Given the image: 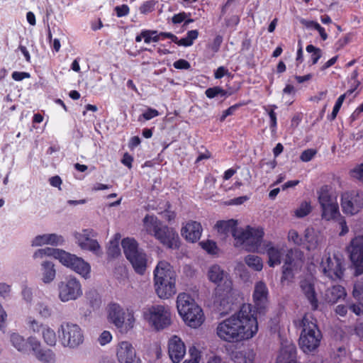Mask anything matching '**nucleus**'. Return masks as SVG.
<instances>
[{
    "mask_svg": "<svg viewBox=\"0 0 363 363\" xmlns=\"http://www.w3.org/2000/svg\"><path fill=\"white\" fill-rule=\"evenodd\" d=\"M154 237L167 248L176 250L180 246L177 233L167 225H162Z\"/></svg>",
    "mask_w": 363,
    "mask_h": 363,
    "instance_id": "nucleus-16",
    "label": "nucleus"
},
{
    "mask_svg": "<svg viewBox=\"0 0 363 363\" xmlns=\"http://www.w3.org/2000/svg\"><path fill=\"white\" fill-rule=\"evenodd\" d=\"M141 36L143 37L144 42L147 44L151 42L157 43L160 40V35L157 30H144L141 31Z\"/></svg>",
    "mask_w": 363,
    "mask_h": 363,
    "instance_id": "nucleus-43",
    "label": "nucleus"
},
{
    "mask_svg": "<svg viewBox=\"0 0 363 363\" xmlns=\"http://www.w3.org/2000/svg\"><path fill=\"white\" fill-rule=\"evenodd\" d=\"M143 228L147 233L155 236L162 226L161 221L154 215H147L143 220Z\"/></svg>",
    "mask_w": 363,
    "mask_h": 363,
    "instance_id": "nucleus-31",
    "label": "nucleus"
},
{
    "mask_svg": "<svg viewBox=\"0 0 363 363\" xmlns=\"http://www.w3.org/2000/svg\"><path fill=\"white\" fill-rule=\"evenodd\" d=\"M168 354L174 363H179L186 354V346L177 335H172L168 340Z\"/></svg>",
    "mask_w": 363,
    "mask_h": 363,
    "instance_id": "nucleus-18",
    "label": "nucleus"
},
{
    "mask_svg": "<svg viewBox=\"0 0 363 363\" xmlns=\"http://www.w3.org/2000/svg\"><path fill=\"white\" fill-rule=\"evenodd\" d=\"M159 214H160L162 217L168 222H171L176 217L175 212L171 210V206L168 202L165 204L164 210L159 212Z\"/></svg>",
    "mask_w": 363,
    "mask_h": 363,
    "instance_id": "nucleus-48",
    "label": "nucleus"
},
{
    "mask_svg": "<svg viewBox=\"0 0 363 363\" xmlns=\"http://www.w3.org/2000/svg\"><path fill=\"white\" fill-rule=\"evenodd\" d=\"M108 255L112 257L118 256L121 254V250L117 240L111 241L108 248Z\"/></svg>",
    "mask_w": 363,
    "mask_h": 363,
    "instance_id": "nucleus-51",
    "label": "nucleus"
},
{
    "mask_svg": "<svg viewBox=\"0 0 363 363\" xmlns=\"http://www.w3.org/2000/svg\"><path fill=\"white\" fill-rule=\"evenodd\" d=\"M64 242L62 235L56 233H48L35 236L31 242L33 247H39L45 245H59Z\"/></svg>",
    "mask_w": 363,
    "mask_h": 363,
    "instance_id": "nucleus-26",
    "label": "nucleus"
},
{
    "mask_svg": "<svg viewBox=\"0 0 363 363\" xmlns=\"http://www.w3.org/2000/svg\"><path fill=\"white\" fill-rule=\"evenodd\" d=\"M350 260L354 268V275L363 274V236H355L347 247Z\"/></svg>",
    "mask_w": 363,
    "mask_h": 363,
    "instance_id": "nucleus-13",
    "label": "nucleus"
},
{
    "mask_svg": "<svg viewBox=\"0 0 363 363\" xmlns=\"http://www.w3.org/2000/svg\"><path fill=\"white\" fill-rule=\"evenodd\" d=\"M223 42V38L220 35H217L211 45V50L213 52H218L219 50V48Z\"/></svg>",
    "mask_w": 363,
    "mask_h": 363,
    "instance_id": "nucleus-64",
    "label": "nucleus"
},
{
    "mask_svg": "<svg viewBox=\"0 0 363 363\" xmlns=\"http://www.w3.org/2000/svg\"><path fill=\"white\" fill-rule=\"evenodd\" d=\"M300 288L304 296L307 298L313 310L318 308V301L315 290L314 281L312 279H306L300 282Z\"/></svg>",
    "mask_w": 363,
    "mask_h": 363,
    "instance_id": "nucleus-23",
    "label": "nucleus"
},
{
    "mask_svg": "<svg viewBox=\"0 0 363 363\" xmlns=\"http://www.w3.org/2000/svg\"><path fill=\"white\" fill-rule=\"evenodd\" d=\"M30 74L24 72H13L12 73V78L15 81H21L23 79L29 78Z\"/></svg>",
    "mask_w": 363,
    "mask_h": 363,
    "instance_id": "nucleus-61",
    "label": "nucleus"
},
{
    "mask_svg": "<svg viewBox=\"0 0 363 363\" xmlns=\"http://www.w3.org/2000/svg\"><path fill=\"white\" fill-rule=\"evenodd\" d=\"M349 308L357 315H363V304L361 303L350 304Z\"/></svg>",
    "mask_w": 363,
    "mask_h": 363,
    "instance_id": "nucleus-58",
    "label": "nucleus"
},
{
    "mask_svg": "<svg viewBox=\"0 0 363 363\" xmlns=\"http://www.w3.org/2000/svg\"><path fill=\"white\" fill-rule=\"evenodd\" d=\"M312 206L311 201H303L298 207L294 211V216L298 218L306 217L312 211Z\"/></svg>",
    "mask_w": 363,
    "mask_h": 363,
    "instance_id": "nucleus-40",
    "label": "nucleus"
},
{
    "mask_svg": "<svg viewBox=\"0 0 363 363\" xmlns=\"http://www.w3.org/2000/svg\"><path fill=\"white\" fill-rule=\"evenodd\" d=\"M121 245L127 259L140 252L138 250V242L134 238H124L121 242Z\"/></svg>",
    "mask_w": 363,
    "mask_h": 363,
    "instance_id": "nucleus-35",
    "label": "nucleus"
},
{
    "mask_svg": "<svg viewBox=\"0 0 363 363\" xmlns=\"http://www.w3.org/2000/svg\"><path fill=\"white\" fill-rule=\"evenodd\" d=\"M337 219L338 221L339 227L340 228L339 235L340 236H344L349 232V228L347 226L346 219L345 218L344 216H342L341 215L338 216Z\"/></svg>",
    "mask_w": 363,
    "mask_h": 363,
    "instance_id": "nucleus-53",
    "label": "nucleus"
},
{
    "mask_svg": "<svg viewBox=\"0 0 363 363\" xmlns=\"http://www.w3.org/2000/svg\"><path fill=\"white\" fill-rule=\"evenodd\" d=\"M320 269L325 276L333 280L341 279L343 275L342 262L335 255L323 257Z\"/></svg>",
    "mask_w": 363,
    "mask_h": 363,
    "instance_id": "nucleus-14",
    "label": "nucleus"
},
{
    "mask_svg": "<svg viewBox=\"0 0 363 363\" xmlns=\"http://www.w3.org/2000/svg\"><path fill=\"white\" fill-rule=\"evenodd\" d=\"M190 358L186 359L183 363H199L201 359V354L198 349L191 347L189 350Z\"/></svg>",
    "mask_w": 363,
    "mask_h": 363,
    "instance_id": "nucleus-49",
    "label": "nucleus"
},
{
    "mask_svg": "<svg viewBox=\"0 0 363 363\" xmlns=\"http://www.w3.org/2000/svg\"><path fill=\"white\" fill-rule=\"evenodd\" d=\"M277 166V161L275 160H271V161H262L260 162V167L264 168V167H267V170L266 172L268 173L271 170L274 169L275 168V167Z\"/></svg>",
    "mask_w": 363,
    "mask_h": 363,
    "instance_id": "nucleus-59",
    "label": "nucleus"
},
{
    "mask_svg": "<svg viewBox=\"0 0 363 363\" xmlns=\"http://www.w3.org/2000/svg\"><path fill=\"white\" fill-rule=\"evenodd\" d=\"M128 259L138 274H143L145 273L147 268V258L143 252L140 251Z\"/></svg>",
    "mask_w": 363,
    "mask_h": 363,
    "instance_id": "nucleus-32",
    "label": "nucleus"
},
{
    "mask_svg": "<svg viewBox=\"0 0 363 363\" xmlns=\"http://www.w3.org/2000/svg\"><path fill=\"white\" fill-rule=\"evenodd\" d=\"M62 250L50 248V247L39 249L34 252L33 257L35 259H43L45 257L48 256V257H53L54 258L59 260Z\"/></svg>",
    "mask_w": 363,
    "mask_h": 363,
    "instance_id": "nucleus-36",
    "label": "nucleus"
},
{
    "mask_svg": "<svg viewBox=\"0 0 363 363\" xmlns=\"http://www.w3.org/2000/svg\"><path fill=\"white\" fill-rule=\"evenodd\" d=\"M303 263V254L298 250H290L286 254L283 269L282 279H289L292 276L294 269L301 267Z\"/></svg>",
    "mask_w": 363,
    "mask_h": 363,
    "instance_id": "nucleus-17",
    "label": "nucleus"
},
{
    "mask_svg": "<svg viewBox=\"0 0 363 363\" xmlns=\"http://www.w3.org/2000/svg\"><path fill=\"white\" fill-rule=\"evenodd\" d=\"M58 298L63 303L79 299L83 295L79 280L74 276L66 277L57 284Z\"/></svg>",
    "mask_w": 363,
    "mask_h": 363,
    "instance_id": "nucleus-11",
    "label": "nucleus"
},
{
    "mask_svg": "<svg viewBox=\"0 0 363 363\" xmlns=\"http://www.w3.org/2000/svg\"><path fill=\"white\" fill-rule=\"evenodd\" d=\"M113 336L108 330L103 331L98 338L99 343L104 346L109 343L112 340Z\"/></svg>",
    "mask_w": 363,
    "mask_h": 363,
    "instance_id": "nucleus-54",
    "label": "nucleus"
},
{
    "mask_svg": "<svg viewBox=\"0 0 363 363\" xmlns=\"http://www.w3.org/2000/svg\"><path fill=\"white\" fill-rule=\"evenodd\" d=\"M255 352L252 349H246L236 352L235 359L242 358L243 363H252L255 359Z\"/></svg>",
    "mask_w": 363,
    "mask_h": 363,
    "instance_id": "nucleus-41",
    "label": "nucleus"
},
{
    "mask_svg": "<svg viewBox=\"0 0 363 363\" xmlns=\"http://www.w3.org/2000/svg\"><path fill=\"white\" fill-rule=\"evenodd\" d=\"M267 253L269 257L268 264L271 267L279 265L281 263V257L284 255V250L282 247L269 246Z\"/></svg>",
    "mask_w": 363,
    "mask_h": 363,
    "instance_id": "nucleus-33",
    "label": "nucleus"
},
{
    "mask_svg": "<svg viewBox=\"0 0 363 363\" xmlns=\"http://www.w3.org/2000/svg\"><path fill=\"white\" fill-rule=\"evenodd\" d=\"M135 355V350L130 342L122 341L118 345L116 357L120 363H133Z\"/></svg>",
    "mask_w": 363,
    "mask_h": 363,
    "instance_id": "nucleus-22",
    "label": "nucleus"
},
{
    "mask_svg": "<svg viewBox=\"0 0 363 363\" xmlns=\"http://www.w3.org/2000/svg\"><path fill=\"white\" fill-rule=\"evenodd\" d=\"M57 333L60 342L64 347L76 349L84 342V332L77 324L63 323Z\"/></svg>",
    "mask_w": 363,
    "mask_h": 363,
    "instance_id": "nucleus-9",
    "label": "nucleus"
},
{
    "mask_svg": "<svg viewBox=\"0 0 363 363\" xmlns=\"http://www.w3.org/2000/svg\"><path fill=\"white\" fill-rule=\"evenodd\" d=\"M59 261L62 264L69 268L82 278L88 279L91 277V266L82 257L62 250Z\"/></svg>",
    "mask_w": 363,
    "mask_h": 363,
    "instance_id": "nucleus-12",
    "label": "nucleus"
},
{
    "mask_svg": "<svg viewBox=\"0 0 363 363\" xmlns=\"http://www.w3.org/2000/svg\"><path fill=\"white\" fill-rule=\"evenodd\" d=\"M297 327L302 329L299 337V345L305 353L315 351L320 344L322 334L315 320L310 315H304L298 323Z\"/></svg>",
    "mask_w": 363,
    "mask_h": 363,
    "instance_id": "nucleus-6",
    "label": "nucleus"
},
{
    "mask_svg": "<svg viewBox=\"0 0 363 363\" xmlns=\"http://www.w3.org/2000/svg\"><path fill=\"white\" fill-rule=\"evenodd\" d=\"M30 350L35 358L42 363H55L56 357L55 352L46 348H42L40 342L37 338L30 339Z\"/></svg>",
    "mask_w": 363,
    "mask_h": 363,
    "instance_id": "nucleus-19",
    "label": "nucleus"
},
{
    "mask_svg": "<svg viewBox=\"0 0 363 363\" xmlns=\"http://www.w3.org/2000/svg\"><path fill=\"white\" fill-rule=\"evenodd\" d=\"M159 115V112L154 108H149L145 112H144L139 118V121H141V117H143L145 120L148 121L150 120Z\"/></svg>",
    "mask_w": 363,
    "mask_h": 363,
    "instance_id": "nucleus-56",
    "label": "nucleus"
},
{
    "mask_svg": "<svg viewBox=\"0 0 363 363\" xmlns=\"http://www.w3.org/2000/svg\"><path fill=\"white\" fill-rule=\"evenodd\" d=\"M288 240L296 245H300L302 243V238L298 232L294 229L289 231Z\"/></svg>",
    "mask_w": 363,
    "mask_h": 363,
    "instance_id": "nucleus-50",
    "label": "nucleus"
},
{
    "mask_svg": "<svg viewBox=\"0 0 363 363\" xmlns=\"http://www.w3.org/2000/svg\"><path fill=\"white\" fill-rule=\"evenodd\" d=\"M143 318L148 325L155 330H162L172 323V315L168 306L153 305L145 308Z\"/></svg>",
    "mask_w": 363,
    "mask_h": 363,
    "instance_id": "nucleus-7",
    "label": "nucleus"
},
{
    "mask_svg": "<svg viewBox=\"0 0 363 363\" xmlns=\"http://www.w3.org/2000/svg\"><path fill=\"white\" fill-rule=\"evenodd\" d=\"M198 306L194 299L186 293H180L177 298V308L179 314L182 316L191 308Z\"/></svg>",
    "mask_w": 363,
    "mask_h": 363,
    "instance_id": "nucleus-30",
    "label": "nucleus"
},
{
    "mask_svg": "<svg viewBox=\"0 0 363 363\" xmlns=\"http://www.w3.org/2000/svg\"><path fill=\"white\" fill-rule=\"evenodd\" d=\"M41 275V279L45 284H50L55 279L56 271L54 264L51 262L44 261L42 262Z\"/></svg>",
    "mask_w": 363,
    "mask_h": 363,
    "instance_id": "nucleus-34",
    "label": "nucleus"
},
{
    "mask_svg": "<svg viewBox=\"0 0 363 363\" xmlns=\"http://www.w3.org/2000/svg\"><path fill=\"white\" fill-rule=\"evenodd\" d=\"M346 296L347 293L343 286L335 285L326 289L323 299L328 303L335 304L340 300H344Z\"/></svg>",
    "mask_w": 363,
    "mask_h": 363,
    "instance_id": "nucleus-28",
    "label": "nucleus"
},
{
    "mask_svg": "<svg viewBox=\"0 0 363 363\" xmlns=\"http://www.w3.org/2000/svg\"><path fill=\"white\" fill-rule=\"evenodd\" d=\"M202 227L197 221H188L181 229L182 236L188 242H195L201 236Z\"/></svg>",
    "mask_w": 363,
    "mask_h": 363,
    "instance_id": "nucleus-21",
    "label": "nucleus"
},
{
    "mask_svg": "<svg viewBox=\"0 0 363 363\" xmlns=\"http://www.w3.org/2000/svg\"><path fill=\"white\" fill-rule=\"evenodd\" d=\"M258 332L257 317L250 304H244L240 311L218 323L216 334L223 341L237 343L252 339Z\"/></svg>",
    "mask_w": 363,
    "mask_h": 363,
    "instance_id": "nucleus-1",
    "label": "nucleus"
},
{
    "mask_svg": "<svg viewBox=\"0 0 363 363\" xmlns=\"http://www.w3.org/2000/svg\"><path fill=\"white\" fill-rule=\"evenodd\" d=\"M206 276L210 282L216 285L214 305L219 310L228 308L233 301V280L230 274L219 264H213L208 267Z\"/></svg>",
    "mask_w": 363,
    "mask_h": 363,
    "instance_id": "nucleus-3",
    "label": "nucleus"
},
{
    "mask_svg": "<svg viewBox=\"0 0 363 363\" xmlns=\"http://www.w3.org/2000/svg\"><path fill=\"white\" fill-rule=\"evenodd\" d=\"M245 264L252 269L259 272L263 268V262L261 257L254 255H249L245 257Z\"/></svg>",
    "mask_w": 363,
    "mask_h": 363,
    "instance_id": "nucleus-38",
    "label": "nucleus"
},
{
    "mask_svg": "<svg viewBox=\"0 0 363 363\" xmlns=\"http://www.w3.org/2000/svg\"><path fill=\"white\" fill-rule=\"evenodd\" d=\"M340 207L343 214L354 216L363 210V191L359 189H349L340 195Z\"/></svg>",
    "mask_w": 363,
    "mask_h": 363,
    "instance_id": "nucleus-10",
    "label": "nucleus"
},
{
    "mask_svg": "<svg viewBox=\"0 0 363 363\" xmlns=\"http://www.w3.org/2000/svg\"><path fill=\"white\" fill-rule=\"evenodd\" d=\"M155 292L160 298H169L176 294V272L170 264L160 261L154 270Z\"/></svg>",
    "mask_w": 363,
    "mask_h": 363,
    "instance_id": "nucleus-5",
    "label": "nucleus"
},
{
    "mask_svg": "<svg viewBox=\"0 0 363 363\" xmlns=\"http://www.w3.org/2000/svg\"><path fill=\"white\" fill-rule=\"evenodd\" d=\"M202 249L206 251L208 254L216 255L218 252L217 245L212 240L203 241L199 243Z\"/></svg>",
    "mask_w": 363,
    "mask_h": 363,
    "instance_id": "nucleus-46",
    "label": "nucleus"
},
{
    "mask_svg": "<svg viewBox=\"0 0 363 363\" xmlns=\"http://www.w3.org/2000/svg\"><path fill=\"white\" fill-rule=\"evenodd\" d=\"M115 11L118 17H122L128 15L129 13V8L127 5L123 4L120 6H116L115 8Z\"/></svg>",
    "mask_w": 363,
    "mask_h": 363,
    "instance_id": "nucleus-60",
    "label": "nucleus"
},
{
    "mask_svg": "<svg viewBox=\"0 0 363 363\" xmlns=\"http://www.w3.org/2000/svg\"><path fill=\"white\" fill-rule=\"evenodd\" d=\"M106 311L108 323L121 335H126L135 328L137 318L133 309L125 308L117 303H111L108 305Z\"/></svg>",
    "mask_w": 363,
    "mask_h": 363,
    "instance_id": "nucleus-4",
    "label": "nucleus"
},
{
    "mask_svg": "<svg viewBox=\"0 0 363 363\" xmlns=\"http://www.w3.org/2000/svg\"><path fill=\"white\" fill-rule=\"evenodd\" d=\"M277 363H296V348L291 342L282 345Z\"/></svg>",
    "mask_w": 363,
    "mask_h": 363,
    "instance_id": "nucleus-29",
    "label": "nucleus"
},
{
    "mask_svg": "<svg viewBox=\"0 0 363 363\" xmlns=\"http://www.w3.org/2000/svg\"><path fill=\"white\" fill-rule=\"evenodd\" d=\"M238 224V220L235 219L219 220L216 224V228L218 233L224 235L231 233L235 247H242L248 252H262V243L264 235L263 228L250 225L239 228Z\"/></svg>",
    "mask_w": 363,
    "mask_h": 363,
    "instance_id": "nucleus-2",
    "label": "nucleus"
},
{
    "mask_svg": "<svg viewBox=\"0 0 363 363\" xmlns=\"http://www.w3.org/2000/svg\"><path fill=\"white\" fill-rule=\"evenodd\" d=\"M253 300L259 313H263L268 302V289L263 281H258L255 286Z\"/></svg>",
    "mask_w": 363,
    "mask_h": 363,
    "instance_id": "nucleus-20",
    "label": "nucleus"
},
{
    "mask_svg": "<svg viewBox=\"0 0 363 363\" xmlns=\"http://www.w3.org/2000/svg\"><path fill=\"white\" fill-rule=\"evenodd\" d=\"M181 317L189 326L194 328L199 327L204 321L203 311L199 306L191 308Z\"/></svg>",
    "mask_w": 363,
    "mask_h": 363,
    "instance_id": "nucleus-25",
    "label": "nucleus"
},
{
    "mask_svg": "<svg viewBox=\"0 0 363 363\" xmlns=\"http://www.w3.org/2000/svg\"><path fill=\"white\" fill-rule=\"evenodd\" d=\"M35 338V337H29L26 339L23 335L16 332L9 333V339L11 345L18 352L27 353L30 349V339Z\"/></svg>",
    "mask_w": 363,
    "mask_h": 363,
    "instance_id": "nucleus-27",
    "label": "nucleus"
},
{
    "mask_svg": "<svg viewBox=\"0 0 363 363\" xmlns=\"http://www.w3.org/2000/svg\"><path fill=\"white\" fill-rule=\"evenodd\" d=\"M362 138L363 131L358 130L357 133H351L349 138L343 143V145H345V149L350 148L355 145L356 142L359 141Z\"/></svg>",
    "mask_w": 363,
    "mask_h": 363,
    "instance_id": "nucleus-44",
    "label": "nucleus"
},
{
    "mask_svg": "<svg viewBox=\"0 0 363 363\" xmlns=\"http://www.w3.org/2000/svg\"><path fill=\"white\" fill-rule=\"evenodd\" d=\"M352 295L357 299H363V282H357L354 284Z\"/></svg>",
    "mask_w": 363,
    "mask_h": 363,
    "instance_id": "nucleus-55",
    "label": "nucleus"
},
{
    "mask_svg": "<svg viewBox=\"0 0 363 363\" xmlns=\"http://www.w3.org/2000/svg\"><path fill=\"white\" fill-rule=\"evenodd\" d=\"M41 335L44 342L47 345L50 346H55L56 345V333L55 330L52 329L49 325H46L43 327Z\"/></svg>",
    "mask_w": 363,
    "mask_h": 363,
    "instance_id": "nucleus-37",
    "label": "nucleus"
},
{
    "mask_svg": "<svg viewBox=\"0 0 363 363\" xmlns=\"http://www.w3.org/2000/svg\"><path fill=\"white\" fill-rule=\"evenodd\" d=\"M155 3L152 1H148L145 2L140 7V11L141 13H147L153 10Z\"/></svg>",
    "mask_w": 363,
    "mask_h": 363,
    "instance_id": "nucleus-57",
    "label": "nucleus"
},
{
    "mask_svg": "<svg viewBox=\"0 0 363 363\" xmlns=\"http://www.w3.org/2000/svg\"><path fill=\"white\" fill-rule=\"evenodd\" d=\"M305 239L308 250H314L321 247L325 242V237L321 232L313 228H308L305 230Z\"/></svg>",
    "mask_w": 363,
    "mask_h": 363,
    "instance_id": "nucleus-24",
    "label": "nucleus"
},
{
    "mask_svg": "<svg viewBox=\"0 0 363 363\" xmlns=\"http://www.w3.org/2000/svg\"><path fill=\"white\" fill-rule=\"evenodd\" d=\"M11 291L10 285L6 283H0V296L5 298L9 295Z\"/></svg>",
    "mask_w": 363,
    "mask_h": 363,
    "instance_id": "nucleus-62",
    "label": "nucleus"
},
{
    "mask_svg": "<svg viewBox=\"0 0 363 363\" xmlns=\"http://www.w3.org/2000/svg\"><path fill=\"white\" fill-rule=\"evenodd\" d=\"M174 67L176 69H187L190 67V64L186 60L181 59L174 62Z\"/></svg>",
    "mask_w": 363,
    "mask_h": 363,
    "instance_id": "nucleus-63",
    "label": "nucleus"
},
{
    "mask_svg": "<svg viewBox=\"0 0 363 363\" xmlns=\"http://www.w3.org/2000/svg\"><path fill=\"white\" fill-rule=\"evenodd\" d=\"M349 176L353 181L363 184V162L354 165L349 170Z\"/></svg>",
    "mask_w": 363,
    "mask_h": 363,
    "instance_id": "nucleus-39",
    "label": "nucleus"
},
{
    "mask_svg": "<svg viewBox=\"0 0 363 363\" xmlns=\"http://www.w3.org/2000/svg\"><path fill=\"white\" fill-rule=\"evenodd\" d=\"M94 231L91 229H84L82 232H75L74 238L78 246L83 250L90 251L100 256L102 254L99 242L94 239Z\"/></svg>",
    "mask_w": 363,
    "mask_h": 363,
    "instance_id": "nucleus-15",
    "label": "nucleus"
},
{
    "mask_svg": "<svg viewBox=\"0 0 363 363\" xmlns=\"http://www.w3.org/2000/svg\"><path fill=\"white\" fill-rule=\"evenodd\" d=\"M35 309L38 313V314L44 318H49L52 315L51 308L45 303L38 302L35 304Z\"/></svg>",
    "mask_w": 363,
    "mask_h": 363,
    "instance_id": "nucleus-45",
    "label": "nucleus"
},
{
    "mask_svg": "<svg viewBox=\"0 0 363 363\" xmlns=\"http://www.w3.org/2000/svg\"><path fill=\"white\" fill-rule=\"evenodd\" d=\"M26 325L28 330L35 333H41L43 327L46 325L31 317L26 320Z\"/></svg>",
    "mask_w": 363,
    "mask_h": 363,
    "instance_id": "nucleus-42",
    "label": "nucleus"
},
{
    "mask_svg": "<svg viewBox=\"0 0 363 363\" xmlns=\"http://www.w3.org/2000/svg\"><path fill=\"white\" fill-rule=\"evenodd\" d=\"M318 199L323 220H334L340 216L337 196L328 186H322L318 191Z\"/></svg>",
    "mask_w": 363,
    "mask_h": 363,
    "instance_id": "nucleus-8",
    "label": "nucleus"
},
{
    "mask_svg": "<svg viewBox=\"0 0 363 363\" xmlns=\"http://www.w3.org/2000/svg\"><path fill=\"white\" fill-rule=\"evenodd\" d=\"M306 51L308 52L312 53L311 59L312 61V64L315 65L318 62V60L321 57L322 51L320 48H315L313 45H308L306 47Z\"/></svg>",
    "mask_w": 363,
    "mask_h": 363,
    "instance_id": "nucleus-47",
    "label": "nucleus"
},
{
    "mask_svg": "<svg viewBox=\"0 0 363 363\" xmlns=\"http://www.w3.org/2000/svg\"><path fill=\"white\" fill-rule=\"evenodd\" d=\"M317 151L314 149H307L301 154L300 160L304 162H309L314 157Z\"/></svg>",
    "mask_w": 363,
    "mask_h": 363,
    "instance_id": "nucleus-52",
    "label": "nucleus"
}]
</instances>
